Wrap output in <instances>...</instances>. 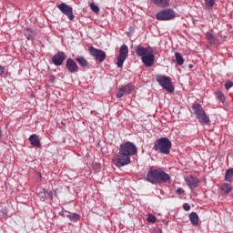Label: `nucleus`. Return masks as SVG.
Returning a JSON list of instances; mask_svg holds the SVG:
<instances>
[{"instance_id": "nucleus-16", "label": "nucleus", "mask_w": 233, "mask_h": 233, "mask_svg": "<svg viewBox=\"0 0 233 233\" xmlns=\"http://www.w3.org/2000/svg\"><path fill=\"white\" fill-rule=\"evenodd\" d=\"M153 5L159 6V8H168L170 6V0H150Z\"/></svg>"}, {"instance_id": "nucleus-34", "label": "nucleus", "mask_w": 233, "mask_h": 233, "mask_svg": "<svg viewBox=\"0 0 233 233\" xmlns=\"http://www.w3.org/2000/svg\"><path fill=\"white\" fill-rule=\"evenodd\" d=\"M59 216H61L62 218H66V214H65V212L63 211L59 212Z\"/></svg>"}, {"instance_id": "nucleus-35", "label": "nucleus", "mask_w": 233, "mask_h": 233, "mask_svg": "<svg viewBox=\"0 0 233 233\" xmlns=\"http://www.w3.org/2000/svg\"><path fill=\"white\" fill-rule=\"evenodd\" d=\"M3 139V131L0 129V140Z\"/></svg>"}, {"instance_id": "nucleus-18", "label": "nucleus", "mask_w": 233, "mask_h": 233, "mask_svg": "<svg viewBox=\"0 0 233 233\" xmlns=\"http://www.w3.org/2000/svg\"><path fill=\"white\" fill-rule=\"evenodd\" d=\"M75 60L83 68H86V66H88V60L86 58H85V56H76Z\"/></svg>"}, {"instance_id": "nucleus-6", "label": "nucleus", "mask_w": 233, "mask_h": 233, "mask_svg": "<svg viewBox=\"0 0 233 233\" xmlns=\"http://www.w3.org/2000/svg\"><path fill=\"white\" fill-rule=\"evenodd\" d=\"M156 81L158 83L159 86H162L164 90L172 94L175 90L174 85H172V78L165 75H157Z\"/></svg>"}, {"instance_id": "nucleus-28", "label": "nucleus", "mask_w": 233, "mask_h": 233, "mask_svg": "<svg viewBox=\"0 0 233 233\" xmlns=\"http://www.w3.org/2000/svg\"><path fill=\"white\" fill-rule=\"evenodd\" d=\"M218 98L219 99V101H221V103H225V101H227V97H225V94H223L222 92H219L218 94Z\"/></svg>"}, {"instance_id": "nucleus-8", "label": "nucleus", "mask_w": 233, "mask_h": 233, "mask_svg": "<svg viewBox=\"0 0 233 233\" xmlns=\"http://www.w3.org/2000/svg\"><path fill=\"white\" fill-rule=\"evenodd\" d=\"M128 57V46L123 45L119 49V55L116 61L117 68H123V64L127 61Z\"/></svg>"}, {"instance_id": "nucleus-14", "label": "nucleus", "mask_w": 233, "mask_h": 233, "mask_svg": "<svg viewBox=\"0 0 233 233\" xmlns=\"http://www.w3.org/2000/svg\"><path fill=\"white\" fill-rule=\"evenodd\" d=\"M187 187H189V188L191 190H194V188H198L199 187V178L198 177H187L186 179H185Z\"/></svg>"}, {"instance_id": "nucleus-32", "label": "nucleus", "mask_w": 233, "mask_h": 233, "mask_svg": "<svg viewBox=\"0 0 233 233\" xmlns=\"http://www.w3.org/2000/svg\"><path fill=\"white\" fill-rule=\"evenodd\" d=\"M183 208H184V210H185L186 212H188V210H190V204L185 203V204L183 205Z\"/></svg>"}, {"instance_id": "nucleus-3", "label": "nucleus", "mask_w": 233, "mask_h": 233, "mask_svg": "<svg viewBox=\"0 0 233 233\" xmlns=\"http://www.w3.org/2000/svg\"><path fill=\"white\" fill-rule=\"evenodd\" d=\"M135 52L138 57H141V61L146 68H150L154 65L156 57L154 56V53L150 51V48L135 46Z\"/></svg>"}, {"instance_id": "nucleus-4", "label": "nucleus", "mask_w": 233, "mask_h": 233, "mask_svg": "<svg viewBox=\"0 0 233 233\" xmlns=\"http://www.w3.org/2000/svg\"><path fill=\"white\" fill-rule=\"evenodd\" d=\"M170 148H172V142L167 137H161L157 139L154 146V150L160 154H170Z\"/></svg>"}, {"instance_id": "nucleus-22", "label": "nucleus", "mask_w": 233, "mask_h": 233, "mask_svg": "<svg viewBox=\"0 0 233 233\" xmlns=\"http://www.w3.org/2000/svg\"><path fill=\"white\" fill-rule=\"evenodd\" d=\"M175 59H176L177 64L179 66H182V65L185 64V59H183V56L180 55V53H176L175 54Z\"/></svg>"}, {"instance_id": "nucleus-20", "label": "nucleus", "mask_w": 233, "mask_h": 233, "mask_svg": "<svg viewBox=\"0 0 233 233\" xmlns=\"http://www.w3.org/2000/svg\"><path fill=\"white\" fill-rule=\"evenodd\" d=\"M66 218L73 223H77V221H79V219H81V215H79L77 213L68 212V214L66 215Z\"/></svg>"}, {"instance_id": "nucleus-31", "label": "nucleus", "mask_w": 233, "mask_h": 233, "mask_svg": "<svg viewBox=\"0 0 233 233\" xmlns=\"http://www.w3.org/2000/svg\"><path fill=\"white\" fill-rule=\"evenodd\" d=\"M176 194H178V196H182V194H185V189H183L182 187H178L176 190Z\"/></svg>"}, {"instance_id": "nucleus-17", "label": "nucleus", "mask_w": 233, "mask_h": 233, "mask_svg": "<svg viewBox=\"0 0 233 233\" xmlns=\"http://www.w3.org/2000/svg\"><path fill=\"white\" fill-rule=\"evenodd\" d=\"M206 39L209 45H216L218 37L214 35V30L208 31L205 34Z\"/></svg>"}, {"instance_id": "nucleus-24", "label": "nucleus", "mask_w": 233, "mask_h": 233, "mask_svg": "<svg viewBox=\"0 0 233 233\" xmlns=\"http://www.w3.org/2000/svg\"><path fill=\"white\" fill-rule=\"evenodd\" d=\"M39 196L42 198H47V199H52L54 193H52V191L44 189L43 192L39 193Z\"/></svg>"}, {"instance_id": "nucleus-13", "label": "nucleus", "mask_w": 233, "mask_h": 233, "mask_svg": "<svg viewBox=\"0 0 233 233\" xmlns=\"http://www.w3.org/2000/svg\"><path fill=\"white\" fill-rule=\"evenodd\" d=\"M132 92H134V86L127 84L120 87L119 91L116 93V97L117 99H121L125 94H132Z\"/></svg>"}, {"instance_id": "nucleus-5", "label": "nucleus", "mask_w": 233, "mask_h": 233, "mask_svg": "<svg viewBox=\"0 0 233 233\" xmlns=\"http://www.w3.org/2000/svg\"><path fill=\"white\" fill-rule=\"evenodd\" d=\"M192 108L199 123H201L202 125H210V117L207 116V113L205 112V109H203L201 104L196 103L193 105Z\"/></svg>"}, {"instance_id": "nucleus-33", "label": "nucleus", "mask_w": 233, "mask_h": 233, "mask_svg": "<svg viewBox=\"0 0 233 233\" xmlns=\"http://www.w3.org/2000/svg\"><path fill=\"white\" fill-rule=\"evenodd\" d=\"M6 72V67L4 66H0V76H3Z\"/></svg>"}, {"instance_id": "nucleus-21", "label": "nucleus", "mask_w": 233, "mask_h": 233, "mask_svg": "<svg viewBox=\"0 0 233 233\" xmlns=\"http://www.w3.org/2000/svg\"><path fill=\"white\" fill-rule=\"evenodd\" d=\"M232 186L228 183H224L221 187H220V190L222 194H230V192H232Z\"/></svg>"}, {"instance_id": "nucleus-9", "label": "nucleus", "mask_w": 233, "mask_h": 233, "mask_svg": "<svg viewBox=\"0 0 233 233\" xmlns=\"http://www.w3.org/2000/svg\"><path fill=\"white\" fill-rule=\"evenodd\" d=\"M89 54L92 57H95L96 61L98 63H103V61L106 59V53L94 46L89 47Z\"/></svg>"}, {"instance_id": "nucleus-12", "label": "nucleus", "mask_w": 233, "mask_h": 233, "mask_svg": "<svg viewBox=\"0 0 233 233\" xmlns=\"http://www.w3.org/2000/svg\"><path fill=\"white\" fill-rule=\"evenodd\" d=\"M66 68L70 74H76V72H79V66L77 63L74 61L72 58H68L66 62Z\"/></svg>"}, {"instance_id": "nucleus-2", "label": "nucleus", "mask_w": 233, "mask_h": 233, "mask_svg": "<svg viewBox=\"0 0 233 233\" xmlns=\"http://www.w3.org/2000/svg\"><path fill=\"white\" fill-rule=\"evenodd\" d=\"M146 180L151 185H159L161 183H168L170 175L161 169H150L147 172Z\"/></svg>"}, {"instance_id": "nucleus-19", "label": "nucleus", "mask_w": 233, "mask_h": 233, "mask_svg": "<svg viewBox=\"0 0 233 233\" xmlns=\"http://www.w3.org/2000/svg\"><path fill=\"white\" fill-rule=\"evenodd\" d=\"M189 219L194 227H198V225H199V216H198V213L192 212L189 214Z\"/></svg>"}, {"instance_id": "nucleus-29", "label": "nucleus", "mask_w": 233, "mask_h": 233, "mask_svg": "<svg viewBox=\"0 0 233 233\" xmlns=\"http://www.w3.org/2000/svg\"><path fill=\"white\" fill-rule=\"evenodd\" d=\"M147 221L149 223H156V216L152 215V214H149L148 215V218H147Z\"/></svg>"}, {"instance_id": "nucleus-36", "label": "nucleus", "mask_w": 233, "mask_h": 233, "mask_svg": "<svg viewBox=\"0 0 233 233\" xmlns=\"http://www.w3.org/2000/svg\"><path fill=\"white\" fill-rule=\"evenodd\" d=\"M189 67L192 68V65H190Z\"/></svg>"}, {"instance_id": "nucleus-10", "label": "nucleus", "mask_w": 233, "mask_h": 233, "mask_svg": "<svg viewBox=\"0 0 233 233\" xmlns=\"http://www.w3.org/2000/svg\"><path fill=\"white\" fill-rule=\"evenodd\" d=\"M58 10H60L62 14L66 15L69 21H74V9L70 7V5L65 3H61L60 5H58Z\"/></svg>"}, {"instance_id": "nucleus-30", "label": "nucleus", "mask_w": 233, "mask_h": 233, "mask_svg": "<svg viewBox=\"0 0 233 233\" xmlns=\"http://www.w3.org/2000/svg\"><path fill=\"white\" fill-rule=\"evenodd\" d=\"M233 86V84L231 81H227L226 84H225V88L226 90H229V88H232Z\"/></svg>"}, {"instance_id": "nucleus-25", "label": "nucleus", "mask_w": 233, "mask_h": 233, "mask_svg": "<svg viewBox=\"0 0 233 233\" xmlns=\"http://www.w3.org/2000/svg\"><path fill=\"white\" fill-rule=\"evenodd\" d=\"M25 35L27 39H34V31H32V29H27L25 32Z\"/></svg>"}, {"instance_id": "nucleus-23", "label": "nucleus", "mask_w": 233, "mask_h": 233, "mask_svg": "<svg viewBox=\"0 0 233 233\" xmlns=\"http://www.w3.org/2000/svg\"><path fill=\"white\" fill-rule=\"evenodd\" d=\"M233 177V168H228L226 170L225 181L231 182Z\"/></svg>"}, {"instance_id": "nucleus-1", "label": "nucleus", "mask_w": 233, "mask_h": 233, "mask_svg": "<svg viewBox=\"0 0 233 233\" xmlns=\"http://www.w3.org/2000/svg\"><path fill=\"white\" fill-rule=\"evenodd\" d=\"M118 154L119 157L114 160V165H116L117 168L127 167V165L132 163L130 157L137 154V146L130 141L122 143L119 147Z\"/></svg>"}, {"instance_id": "nucleus-26", "label": "nucleus", "mask_w": 233, "mask_h": 233, "mask_svg": "<svg viewBox=\"0 0 233 233\" xmlns=\"http://www.w3.org/2000/svg\"><path fill=\"white\" fill-rule=\"evenodd\" d=\"M91 10L93 12H95V14H99V6H97L94 2H92L90 5H89Z\"/></svg>"}, {"instance_id": "nucleus-27", "label": "nucleus", "mask_w": 233, "mask_h": 233, "mask_svg": "<svg viewBox=\"0 0 233 233\" xmlns=\"http://www.w3.org/2000/svg\"><path fill=\"white\" fill-rule=\"evenodd\" d=\"M206 6L212 8L216 5V0H204Z\"/></svg>"}, {"instance_id": "nucleus-7", "label": "nucleus", "mask_w": 233, "mask_h": 233, "mask_svg": "<svg viewBox=\"0 0 233 233\" xmlns=\"http://www.w3.org/2000/svg\"><path fill=\"white\" fill-rule=\"evenodd\" d=\"M156 19L157 21H172V19H176V12L173 9H162L156 15Z\"/></svg>"}, {"instance_id": "nucleus-15", "label": "nucleus", "mask_w": 233, "mask_h": 233, "mask_svg": "<svg viewBox=\"0 0 233 233\" xmlns=\"http://www.w3.org/2000/svg\"><path fill=\"white\" fill-rule=\"evenodd\" d=\"M29 143L32 147H36V148H41V140L36 134H33L29 137Z\"/></svg>"}, {"instance_id": "nucleus-11", "label": "nucleus", "mask_w": 233, "mask_h": 233, "mask_svg": "<svg viewBox=\"0 0 233 233\" xmlns=\"http://www.w3.org/2000/svg\"><path fill=\"white\" fill-rule=\"evenodd\" d=\"M66 59V54L63 51H58L56 55L52 56V63L55 66H61Z\"/></svg>"}]
</instances>
